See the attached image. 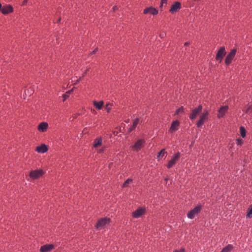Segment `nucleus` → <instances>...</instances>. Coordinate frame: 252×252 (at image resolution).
Returning a JSON list of instances; mask_svg holds the SVG:
<instances>
[{
  "label": "nucleus",
  "mask_w": 252,
  "mask_h": 252,
  "mask_svg": "<svg viewBox=\"0 0 252 252\" xmlns=\"http://www.w3.org/2000/svg\"><path fill=\"white\" fill-rule=\"evenodd\" d=\"M232 249V246L230 245H228L225 248H224L220 252H230Z\"/></svg>",
  "instance_id": "nucleus-21"
},
{
  "label": "nucleus",
  "mask_w": 252,
  "mask_h": 252,
  "mask_svg": "<svg viewBox=\"0 0 252 252\" xmlns=\"http://www.w3.org/2000/svg\"><path fill=\"white\" fill-rule=\"evenodd\" d=\"M180 157V153L179 152L177 153L171 158L170 160L169 161L168 164H167V168H170L173 165H175L176 161L179 159Z\"/></svg>",
  "instance_id": "nucleus-8"
},
{
  "label": "nucleus",
  "mask_w": 252,
  "mask_h": 252,
  "mask_svg": "<svg viewBox=\"0 0 252 252\" xmlns=\"http://www.w3.org/2000/svg\"><path fill=\"white\" fill-rule=\"evenodd\" d=\"M180 8L181 3L179 2L176 1L172 5L169 11L171 13H174L178 11Z\"/></svg>",
  "instance_id": "nucleus-12"
},
{
  "label": "nucleus",
  "mask_w": 252,
  "mask_h": 252,
  "mask_svg": "<svg viewBox=\"0 0 252 252\" xmlns=\"http://www.w3.org/2000/svg\"><path fill=\"white\" fill-rule=\"evenodd\" d=\"M236 53V49H233L231 50L230 52L227 55L226 57L225 63L227 65L229 64L233 58H234Z\"/></svg>",
  "instance_id": "nucleus-5"
},
{
  "label": "nucleus",
  "mask_w": 252,
  "mask_h": 252,
  "mask_svg": "<svg viewBox=\"0 0 252 252\" xmlns=\"http://www.w3.org/2000/svg\"><path fill=\"white\" fill-rule=\"evenodd\" d=\"M106 109L107 110L108 112H110V111L111 110V107L110 104H107L106 105Z\"/></svg>",
  "instance_id": "nucleus-31"
},
{
  "label": "nucleus",
  "mask_w": 252,
  "mask_h": 252,
  "mask_svg": "<svg viewBox=\"0 0 252 252\" xmlns=\"http://www.w3.org/2000/svg\"><path fill=\"white\" fill-rule=\"evenodd\" d=\"M240 134L243 138H245L246 134V131L244 127L241 126L240 128Z\"/></svg>",
  "instance_id": "nucleus-23"
},
{
  "label": "nucleus",
  "mask_w": 252,
  "mask_h": 252,
  "mask_svg": "<svg viewBox=\"0 0 252 252\" xmlns=\"http://www.w3.org/2000/svg\"><path fill=\"white\" fill-rule=\"evenodd\" d=\"M96 51H97V48L95 49L92 52V54H94L96 52Z\"/></svg>",
  "instance_id": "nucleus-40"
},
{
  "label": "nucleus",
  "mask_w": 252,
  "mask_h": 252,
  "mask_svg": "<svg viewBox=\"0 0 252 252\" xmlns=\"http://www.w3.org/2000/svg\"><path fill=\"white\" fill-rule=\"evenodd\" d=\"M48 126V125L47 123L42 122L38 126V129L39 131L44 132L47 130Z\"/></svg>",
  "instance_id": "nucleus-18"
},
{
  "label": "nucleus",
  "mask_w": 252,
  "mask_h": 252,
  "mask_svg": "<svg viewBox=\"0 0 252 252\" xmlns=\"http://www.w3.org/2000/svg\"><path fill=\"white\" fill-rule=\"evenodd\" d=\"M201 210V205H198L196 206L194 209L190 210L187 215L189 219H193L195 216L197 215Z\"/></svg>",
  "instance_id": "nucleus-2"
},
{
  "label": "nucleus",
  "mask_w": 252,
  "mask_h": 252,
  "mask_svg": "<svg viewBox=\"0 0 252 252\" xmlns=\"http://www.w3.org/2000/svg\"><path fill=\"white\" fill-rule=\"evenodd\" d=\"M228 109V107L227 106H221L219 110V114L218 115V117L219 118L222 117L225 113L227 111Z\"/></svg>",
  "instance_id": "nucleus-15"
},
{
  "label": "nucleus",
  "mask_w": 252,
  "mask_h": 252,
  "mask_svg": "<svg viewBox=\"0 0 252 252\" xmlns=\"http://www.w3.org/2000/svg\"><path fill=\"white\" fill-rule=\"evenodd\" d=\"M180 123L178 121L176 120L172 122L171 127L169 129L170 132H174L178 129V127L179 126Z\"/></svg>",
  "instance_id": "nucleus-14"
},
{
  "label": "nucleus",
  "mask_w": 252,
  "mask_h": 252,
  "mask_svg": "<svg viewBox=\"0 0 252 252\" xmlns=\"http://www.w3.org/2000/svg\"><path fill=\"white\" fill-rule=\"evenodd\" d=\"M145 143L144 140L139 139L132 146V149L134 151H138L144 146Z\"/></svg>",
  "instance_id": "nucleus-7"
},
{
  "label": "nucleus",
  "mask_w": 252,
  "mask_h": 252,
  "mask_svg": "<svg viewBox=\"0 0 252 252\" xmlns=\"http://www.w3.org/2000/svg\"><path fill=\"white\" fill-rule=\"evenodd\" d=\"M81 78H82V77H80V78H79V79H77V80H76V82H75V84H76L78 83V82L81 80Z\"/></svg>",
  "instance_id": "nucleus-38"
},
{
  "label": "nucleus",
  "mask_w": 252,
  "mask_h": 252,
  "mask_svg": "<svg viewBox=\"0 0 252 252\" xmlns=\"http://www.w3.org/2000/svg\"><path fill=\"white\" fill-rule=\"evenodd\" d=\"M167 0H161L160 7H162L164 3L166 4L167 3Z\"/></svg>",
  "instance_id": "nucleus-32"
},
{
  "label": "nucleus",
  "mask_w": 252,
  "mask_h": 252,
  "mask_svg": "<svg viewBox=\"0 0 252 252\" xmlns=\"http://www.w3.org/2000/svg\"><path fill=\"white\" fill-rule=\"evenodd\" d=\"M63 101H64L67 98H68L69 97V95L66 93L65 94H63Z\"/></svg>",
  "instance_id": "nucleus-33"
},
{
  "label": "nucleus",
  "mask_w": 252,
  "mask_h": 252,
  "mask_svg": "<svg viewBox=\"0 0 252 252\" xmlns=\"http://www.w3.org/2000/svg\"><path fill=\"white\" fill-rule=\"evenodd\" d=\"M113 10H114V11H115V10H117V9H118V7H117V6H114V7H113Z\"/></svg>",
  "instance_id": "nucleus-39"
},
{
  "label": "nucleus",
  "mask_w": 252,
  "mask_h": 252,
  "mask_svg": "<svg viewBox=\"0 0 252 252\" xmlns=\"http://www.w3.org/2000/svg\"><path fill=\"white\" fill-rule=\"evenodd\" d=\"M175 252H185V250L184 249H181L180 250H176Z\"/></svg>",
  "instance_id": "nucleus-35"
},
{
  "label": "nucleus",
  "mask_w": 252,
  "mask_h": 252,
  "mask_svg": "<svg viewBox=\"0 0 252 252\" xmlns=\"http://www.w3.org/2000/svg\"><path fill=\"white\" fill-rule=\"evenodd\" d=\"M252 216V208L251 209L247 215V218H251Z\"/></svg>",
  "instance_id": "nucleus-28"
},
{
  "label": "nucleus",
  "mask_w": 252,
  "mask_h": 252,
  "mask_svg": "<svg viewBox=\"0 0 252 252\" xmlns=\"http://www.w3.org/2000/svg\"><path fill=\"white\" fill-rule=\"evenodd\" d=\"M102 138L101 137H98L96 138L94 142V148H97L102 144Z\"/></svg>",
  "instance_id": "nucleus-19"
},
{
  "label": "nucleus",
  "mask_w": 252,
  "mask_h": 252,
  "mask_svg": "<svg viewBox=\"0 0 252 252\" xmlns=\"http://www.w3.org/2000/svg\"><path fill=\"white\" fill-rule=\"evenodd\" d=\"M202 110V106L201 105H199L198 107L193 109L189 116V118L191 120L195 119L197 116L201 112Z\"/></svg>",
  "instance_id": "nucleus-6"
},
{
  "label": "nucleus",
  "mask_w": 252,
  "mask_h": 252,
  "mask_svg": "<svg viewBox=\"0 0 252 252\" xmlns=\"http://www.w3.org/2000/svg\"><path fill=\"white\" fill-rule=\"evenodd\" d=\"M209 112L207 110L204 111L199 117V119L196 123L197 126L200 127L204 124V122L208 119Z\"/></svg>",
  "instance_id": "nucleus-1"
},
{
  "label": "nucleus",
  "mask_w": 252,
  "mask_h": 252,
  "mask_svg": "<svg viewBox=\"0 0 252 252\" xmlns=\"http://www.w3.org/2000/svg\"><path fill=\"white\" fill-rule=\"evenodd\" d=\"M73 89H74V88H73V89H72L71 90H69V91H67V92H66V94H67L69 95V94H70V93L73 91Z\"/></svg>",
  "instance_id": "nucleus-36"
},
{
  "label": "nucleus",
  "mask_w": 252,
  "mask_h": 252,
  "mask_svg": "<svg viewBox=\"0 0 252 252\" xmlns=\"http://www.w3.org/2000/svg\"><path fill=\"white\" fill-rule=\"evenodd\" d=\"M28 0H24L23 3H22V5H25L26 4V3H27Z\"/></svg>",
  "instance_id": "nucleus-34"
},
{
  "label": "nucleus",
  "mask_w": 252,
  "mask_h": 252,
  "mask_svg": "<svg viewBox=\"0 0 252 252\" xmlns=\"http://www.w3.org/2000/svg\"><path fill=\"white\" fill-rule=\"evenodd\" d=\"M226 52L225 50L224 47H221L218 51L217 55H216V60L217 61H220V62H221L223 57L225 55Z\"/></svg>",
  "instance_id": "nucleus-9"
},
{
  "label": "nucleus",
  "mask_w": 252,
  "mask_h": 252,
  "mask_svg": "<svg viewBox=\"0 0 252 252\" xmlns=\"http://www.w3.org/2000/svg\"><path fill=\"white\" fill-rule=\"evenodd\" d=\"M89 70V68L87 69V70L84 73L82 77H84L85 76V74H86Z\"/></svg>",
  "instance_id": "nucleus-37"
},
{
  "label": "nucleus",
  "mask_w": 252,
  "mask_h": 252,
  "mask_svg": "<svg viewBox=\"0 0 252 252\" xmlns=\"http://www.w3.org/2000/svg\"><path fill=\"white\" fill-rule=\"evenodd\" d=\"M48 150L47 146L45 144H42L41 145L38 146L36 148V151L40 153H44Z\"/></svg>",
  "instance_id": "nucleus-17"
},
{
  "label": "nucleus",
  "mask_w": 252,
  "mask_h": 252,
  "mask_svg": "<svg viewBox=\"0 0 252 252\" xmlns=\"http://www.w3.org/2000/svg\"><path fill=\"white\" fill-rule=\"evenodd\" d=\"M110 222L109 218H103L99 220L96 224V228L97 229H101L104 227L106 224H109Z\"/></svg>",
  "instance_id": "nucleus-4"
},
{
  "label": "nucleus",
  "mask_w": 252,
  "mask_h": 252,
  "mask_svg": "<svg viewBox=\"0 0 252 252\" xmlns=\"http://www.w3.org/2000/svg\"><path fill=\"white\" fill-rule=\"evenodd\" d=\"M13 11V8L10 5L3 6L1 8V12L3 14H7Z\"/></svg>",
  "instance_id": "nucleus-16"
},
{
  "label": "nucleus",
  "mask_w": 252,
  "mask_h": 252,
  "mask_svg": "<svg viewBox=\"0 0 252 252\" xmlns=\"http://www.w3.org/2000/svg\"><path fill=\"white\" fill-rule=\"evenodd\" d=\"M102 151H103V150H100L99 151V152H102Z\"/></svg>",
  "instance_id": "nucleus-43"
},
{
  "label": "nucleus",
  "mask_w": 252,
  "mask_h": 252,
  "mask_svg": "<svg viewBox=\"0 0 252 252\" xmlns=\"http://www.w3.org/2000/svg\"><path fill=\"white\" fill-rule=\"evenodd\" d=\"M1 6H2V5H1V3H0V10H1Z\"/></svg>",
  "instance_id": "nucleus-42"
},
{
  "label": "nucleus",
  "mask_w": 252,
  "mask_h": 252,
  "mask_svg": "<svg viewBox=\"0 0 252 252\" xmlns=\"http://www.w3.org/2000/svg\"><path fill=\"white\" fill-rule=\"evenodd\" d=\"M93 104H94V107L96 109H97L98 110H101L102 108L104 103H103V101H100L99 102H97L96 101H94L93 102Z\"/></svg>",
  "instance_id": "nucleus-20"
},
{
  "label": "nucleus",
  "mask_w": 252,
  "mask_h": 252,
  "mask_svg": "<svg viewBox=\"0 0 252 252\" xmlns=\"http://www.w3.org/2000/svg\"><path fill=\"white\" fill-rule=\"evenodd\" d=\"M166 153L165 149H162L159 153H158V154L157 157V158L158 160H159L160 158L163 157L165 154Z\"/></svg>",
  "instance_id": "nucleus-22"
},
{
  "label": "nucleus",
  "mask_w": 252,
  "mask_h": 252,
  "mask_svg": "<svg viewBox=\"0 0 252 252\" xmlns=\"http://www.w3.org/2000/svg\"><path fill=\"white\" fill-rule=\"evenodd\" d=\"M183 112V108L180 107L177 110L176 112V114L178 115Z\"/></svg>",
  "instance_id": "nucleus-26"
},
{
  "label": "nucleus",
  "mask_w": 252,
  "mask_h": 252,
  "mask_svg": "<svg viewBox=\"0 0 252 252\" xmlns=\"http://www.w3.org/2000/svg\"><path fill=\"white\" fill-rule=\"evenodd\" d=\"M144 14H150L153 15H157L158 10L153 7H149L145 8L143 12Z\"/></svg>",
  "instance_id": "nucleus-11"
},
{
  "label": "nucleus",
  "mask_w": 252,
  "mask_h": 252,
  "mask_svg": "<svg viewBox=\"0 0 252 252\" xmlns=\"http://www.w3.org/2000/svg\"><path fill=\"white\" fill-rule=\"evenodd\" d=\"M243 143V140L241 139H237L236 140V143L238 145H241Z\"/></svg>",
  "instance_id": "nucleus-27"
},
{
  "label": "nucleus",
  "mask_w": 252,
  "mask_h": 252,
  "mask_svg": "<svg viewBox=\"0 0 252 252\" xmlns=\"http://www.w3.org/2000/svg\"><path fill=\"white\" fill-rule=\"evenodd\" d=\"M132 180L131 179H128L124 183V184L123 185V188L127 187L129 184H130V183H132Z\"/></svg>",
  "instance_id": "nucleus-24"
},
{
  "label": "nucleus",
  "mask_w": 252,
  "mask_h": 252,
  "mask_svg": "<svg viewBox=\"0 0 252 252\" xmlns=\"http://www.w3.org/2000/svg\"><path fill=\"white\" fill-rule=\"evenodd\" d=\"M252 111V106H250L247 109V113H251Z\"/></svg>",
  "instance_id": "nucleus-30"
},
{
  "label": "nucleus",
  "mask_w": 252,
  "mask_h": 252,
  "mask_svg": "<svg viewBox=\"0 0 252 252\" xmlns=\"http://www.w3.org/2000/svg\"><path fill=\"white\" fill-rule=\"evenodd\" d=\"M189 42H186V43H185V46H188V45H189Z\"/></svg>",
  "instance_id": "nucleus-41"
},
{
  "label": "nucleus",
  "mask_w": 252,
  "mask_h": 252,
  "mask_svg": "<svg viewBox=\"0 0 252 252\" xmlns=\"http://www.w3.org/2000/svg\"><path fill=\"white\" fill-rule=\"evenodd\" d=\"M54 248L53 245L49 244L45 245L42 246L40 248L41 252H51Z\"/></svg>",
  "instance_id": "nucleus-13"
},
{
  "label": "nucleus",
  "mask_w": 252,
  "mask_h": 252,
  "mask_svg": "<svg viewBox=\"0 0 252 252\" xmlns=\"http://www.w3.org/2000/svg\"><path fill=\"white\" fill-rule=\"evenodd\" d=\"M136 127H133V125L129 126L128 129V132H131Z\"/></svg>",
  "instance_id": "nucleus-29"
},
{
  "label": "nucleus",
  "mask_w": 252,
  "mask_h": 252,
  "mask_svg": "<svg viewBox=\"0 0 252 252\" xmlns=\"http://www.w3.org/2000/svg\"><path fill=\"white\" fill-rule=\"evenodd\" d=\"M139 118H136V119H135L134 120L133 123V125H133V127H136L137 124L139 123Z\"/></svg>",
  "instance_id": "nucleus-25"
},
{
  "label": "nucleus",
  "mask_w": 252,
  "mask_h": 252,
  "mask_svg": "<svg viewBox=\"0 0 252 252\" xmlns=\"http://www.w3.org/2000/svg\"><path fill=\"white\" fill-rule=\"evenodd\" d=\"M44 174V172L42 170L37 169L35 170H32L31 171L29 176L30 177L33 179H37L40 177H41Z\"/></svg>",
  "instance_id": "nucleus-3"
},
{
  "label": "nucleus",
  "mask_w": 252,
  "mask_h": 252,
  "mask_svg": "<svg viewBox=\"0 0 252 252\" xmlns=\"http://www.w3.org/2000/svg\"><path fill=\"white\" fill-rule=\"evenodd\" d=\"M145 209L139 208L132 213L133 217L134 218H138L144 215L145 213Z\"/></svg>",
  "instance_id": "nucleus-10"
}]
</instances>
